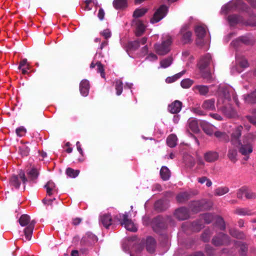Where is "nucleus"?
<instances>
[{
  "label": "nucleus",
  "mask_w": 256,
  "mask_h": 256,
  "mask_svg": "<svg viewBox=\"0 0 256 256\" xmlns=\"http://www.w3.org/2000/svg\"><path fill=\"white\" fill-rule=\"evenodd\" d=\"M18 221L20 226H27L24 230L25 238L26 240H30L36 222L34 220L30 221V216L26 214L22 215Z\"/></svg>",
  "instance_id": "1"
},
{
  "label": "nucleus",
  "mask_w": 256,
  "mask_h": 256,
  "mask_svg": "<svg viewBox=\"0 0 256 256\" xmlns=\"http://www.w3.org/2000/svg\"><path fill=\"white\" fill-rule=\"evenodd\" d=\"M152 226L156 232L162 236V238L166 240L170 238L168 234L162 232V230H166L168 228L164 217L158 216L152 220Z\"/></svg>",
  "instance_id": "2"
},
{
  "label": "nucleus",
  "mask_w": 256,
  "mask_h": 256,
  "mask_svg": "<svg viewBox=\"0 0 256 256\" xmlns=\"http://www.w3.org/2000/svg\"><path fill=\"white\" fill-rule=\"evenodd\" d=\"M172 43V38L169 36H166L162 38L161 44H154V48L156 52L158 55L164 56L167 54L170 51V46Z\"/></svg>",
  "instance_id": "3"
},
{
  "label": "nucleus",
  "mask_w": 256,
  "mask_h": 256,
  "mask_svg": "<svg viewBox=\"0 0 256 256\" xmlns=\"http://www.w3.org/2000/svg\"><path fill=\"white\" fill-rule=\"evenodd\" d=\"M115 218L118 220L121 226H124L126 230L134 232L137 230L136 226L129 218L128 214L127 212L124 214H120L117 215Z\"/></svg>",
  "instance_id": "4"
},
{
  "label": "nucleus",
  "mask_w": 256,
  "mask_h": 256,
  "mask_svg": "<svg viewBox=\"0 0 256 256\" xmlns=\"http://www.w3.org/2000/svg\"><path fill=\"white\" fill-rule=\"evenodd\" d=\"M190 207L192 212L197 213L201 210H209L212 207V204L205 200H202L192 202Z\"/></svg>",
  "instance_id": "5"
},
{
  "label": "nucleus",
  "mask_w": 256,
  "mask_h": 256,
  "mask_svg": "<svg viewBox=\"0 0 256 256\" xmlns=\"http://www.w3.org/2000/svg\"><path fill=\"white\" fill-rule=\"evenodd\" d=\"M19 178L21 179L23 184H25L26 182L28 181V179L26 177L24 172L20 170L18 175H14L10 178L9 183L10 186H14L16 188L18 189L20 185V182Z\"/></svg>",
  "instance_id": "6"
},
{
  "label": "nucleus",
  "mask_w": 256,
  "mask_h": 256,
  "mask_svg": "<svg viewBox=\"0 0 256 256\" xmlns=\"http://www.w3.org/2000/svg\"><path fill=\"white\" fill-rule=\"evenodd\" d=\"M167 10V7L166 6L162 5L160 6L154 13L152 18L150 20V22L152 24H155L160 22L166 16Z\"/></svg>",
  "instance_id": "7"
},
{
  "label": "nucleus",
  "mask_w": 256,
  "mask_h": 256,
  "mask_svg": "<svg viewBox=\"0 0 256 256\" xmlns=\"http://www.w3.org/2000/svg\"><path fill=\"white\" fill-rule=\"evenodd\" d=\"M174 216L178 220H184L190 218V211L186 207H180L174 210Z\"/></svg>",
  "instance_id": "8"
},
{
  "label": "nucleus",
  "mask_w": 256,
  "mask_h": 256,
  "mask_svg": "<svg viewBox=\"0 0 256 256\" xmlns=\"http://www.w3.org/2000/svg\"><path fill=\"white\" fill-rule=\"evenodd\" d=\"M240 146L239 152H240L246 156L244 160H246L248 158V155H249L252 152V144H248L247 142L242 140V142H240L237 143Z\"/></svg>",
  "instance_id": "9"
},
{
  "label": "nucleus",
  "mask_w": 256,
  "mask_h": 256,
  "mask_svg": "<svg viewBox=\"0 0 256 256\" xmlns=\"http://www.w3.org/2000/svg\"><path fill=\"white\" fill-rule=\"evenodd\" d=\"M203 227L200 220H196L192 222H186L182 224V228L184 230H186L187 228H190L194 232L200 231Z\"/></svg>",
  "instance_id": "10"
},
{
  "label": "nucleus",
  "mask_w": 256,
  "mask_h": 256,
  "mask_svg": "<svg viewBox=\"0 0 256 256\" xmlns=\"http://www.w3.org/2000/svg\"><path fill=\"white\" fill-rule=\"evenodd\" d=\"M212 62L211 55L208 53L202 56L198 64L199 69L201 72L205 70Z\"/></svg>",
  "instance_id": "11"
},
{
  "label": "nucleus",
  "mask_w": 256,
  "mask_h": 256,
  "mask_svg": "<svg viewBox=\"0 0 256 256\" xmlns=\"http://www.w3.org/2000/svg\"><path fill=\"white\" fill-rule=\"evenodd\" d=\"M180 33L182 36V41L184 44L190 43L192 42V32L188 30L187 26H183L181 28Z\"/></svg>",
  "instance_id": "12"
},
{
  "label": "nucleus",
  "mask_w": 256,
  "mask_h": 256,
  "mask_svg": "<svg viewBox=\"0 0 256 256\" xmlns=\"http://www.w3.org/2000/svg\"><path fill=\"white\" fill-rule=\"evenodd\" d=\"M194 31L198 38L196 40V44L202 46L203 44L202 39L206 34V28L202 26H196Z\"/></svg>",
  "instance_id": "13"
},
{
  "label": "nucleus",
  "mask_w": 256,
  "mask_h": 256,
  "mask_svg": "<svg viewBox=\"0 0 256 256\" xmlns=\"http://www.w3.org/2000/svg\"><path fill=\"white\" fill-rule=\"evenodd\" d=\"M244 128L242 126H236L231 134V142L234 144H236L240 142V138L242 136V132Z\"/></svg>",
  "instance_id": "14"
},
{
  "label": "nucleus",
  "mask_w": 256,
  "mask_h": 256,
  "mask_svg": "<svg viewBox=\"0 0 256 256\" xmlns=\"http://www.w3.org/2000/svg\"><path fill=\"white\" fill-rule=\"evenodd\" d=\"M100 220L104 227L106 229L112 226V228H114V225L112 222V217L110 214H104L100 216Z\"/></svg>",
  "instance_id": "15"
},
{
  "label": "nucleus",
  "mask_w": 256,
  "mask_h": 256,
  "mask_svg": "<svg viewBox=\"0 0 256 256\" xmlns=\"http://www.w3.org/2000/svg\"><path fill=\"white\" fill-rule=\"evenodd\" d=\"M200 127L204 132L208 136H212L214 133L215 127L205 120H201L200 122Z\"/></svg>",
  "instance_id": "16"
},
{
  "label": "nucleus",
  "mask_w": 256,
  "mask_h": 256,
  "mask_svg": "<svg viewBox=\"0 0 256 256\" xmlns=\"http://www.w3.org/2000/svg\"><path fill=\"white\" fill-rule=\"evenodd\" d=\"M220 110L227 118H234L237 116L236 112L230 105L222 106Z\"/></svg>",
  "instance_id": "17"
},
{
  "label": "nucleus",
  "mask_w": 256,
  "mask_h": 256,
  "mask_svg": "<svg viewBox=\"0 0 256 256\" xmlns=\"http://www.w3.org/2000/svg\"><path fill=\"white\" fill-rule=\"evenodd\" d=\"M182 102L178 100H176L168 105V110L172 114H178L179 112L182 107Z\"/></svg>",
  "instance_id": "18"
},
{
  "label": "nucleus",
  "mask_w": 256,
  "mask_h": 256,
  "mask_svg": "<svg viewBox=\"0 0 256 256\" xmlns=\"http://www.w3.org/2000/svg\"><path fill=\"white\" fill-rule=\"evenodd\" d=\"M154 207L158 212H162L168 208L169 204L166 200H159L154 203Z\"/></svg>",
  "instance_id": "19"
},
{
  "label": "nucleus",
  "mask_w": 256,
  "mask_h": 256,
  "mask_svg": "<svg viewBox=\"0 0 256 256\" xmlns=\"http://www.w3.org/2000/svg\"><path fill=\"white\" fill-rule=\"evenodd\" d=\"M90 82L86 80H83L80 84V94L84 96H86L89 93Z\"/></svg>",
  "instance_id": "20"
},
{
  "label": "nucleus",
  "mask_w": 256,
  "mask_h": 256,
  "mask_svg": "<svg viewBox=\"0 0 256 256\" xmlns=\"http://www.w3.org/2000/svg\"><path fill=\"white\" fill-rule=\"evenodd\" d=\"M219 157L218 152L215 151H208L204 154L205 160L208 162H212L216 160Z\"/></svg>",
  "instance_id": "21"
},
{
  "label": "nucleus",
  "mask_w": 256,
  "mask_h": 256,
  "mask_svg": "<svg viewBox=\"0 0 256 256\" xmlns=\"http://www.w3.org/2000/svg\"><path fill=\"white\" fill-rule=\"evenodd\" d=\"M215 100L214 98L205 100L202 104V108L208 110H212L215 109Z\"/></svg>",
  "instance_id": "22"
},
{
  "label": "nucleus",
  "mask_w": 256,
  "mask_h": 256,
  "mask_svg": "<svg viewBox=\"0 0 256 256\" xmlns=\"http://www.w3.org/2000/svg\"><path fill=\"white\" fill-rule=\"evenodd\" d=\"M234 213L240 216H252L254 214L251 210L248 208H236Z\"/></svg>",
  "instance_id": "23"
},
{
  "label": "nucleus",
  "mask_w": 256,
  "mask_h": 256,
  "mask_svg": "<svg viewBox=\"0 0 256 256\" xmlns=\"http://www.w3.org/2000/svg\"><path fill=\"white\" fill-rule=\"evenodd\" d=\"M238 4V3L237 2H229L222 7V12L224 14H226L231 10H236L237 8Z\"/></svg>",
  "instance_id": "24"
},
{
  "label": "nucleus",
  "mask_w": 256,
  "mask_h": 256,
  "mask_svg": "<svg viewBox=\"0 0 256 256\" xmlns=\"http://www.w3.org/2000/svg\"><path fill=\"white\" fill-rule=\"evenodd\" d=\"M218 95L220 97L230 101L231 98L230 92L226 87H220L218 88Z\"/></svg>",
  "instance_id": "25"
},
{
  "label": "nucleus",
  "mask_w": 256,
  "mask_h": 256,
  "mask_svg": "<svg viewBox=\"0 0 256 256\" xmlns=\"http://www.w3.org/2000/svg\"><path fill=\"white\" fill-rule=\"evenodd\" d=\"M230 234L234 238L237 239L242 240L246 238L245 234L241 232L235 228H231L229 230Z\"/></svg>",
  "instance_id": "26"
},
{
  "label": "nucleus",
  "mask_w": 256,
  "mask_h": 256,
  "mask_svg": "<svg viewBox=\"0 0 256 256\" xmlns=\"http://www.w3.org/2000/svg\"><path fill=\"white\" fill-rule=\"evenodd\" d=\"M160 175L163 180H168L170 176V172L166 166H162L160 170Z\"/></svg>",
  "instance_id": "27"
},
{
  "label": "nucleus",
  "mask_w": 256,
  "mask_h": 256,
  "mask_svg": "<svg viewBox=\"0 0 256 256\" xmlns=\"http://www.w3.org/2000/svg\"><path fill=\"white\" fill-rule=\"evenodd\" d=\"M228 20L230 26H233L242 21V18L238 15L232 14L228 17Z\"/></svg>",
  "instance_id": "28"
},
{
  "label": "nucleus",
  "mask_w": 256,
  "mask_h": 256,
  "mask_svg": "<svg viewBox=\"0 0 256 256\" xmlns=\"http://www.w3.org/2000/svg\"><path fill=\"white\" fill-rule=\"evenodd\" d=\"M214 135L220 142H226L229 141V136L224 132L216 131L214 132Z\"/></svg>",
  "instance_id": "29"
},
{
  "label": "nucleus",
  "mask_w": 256,
  "mask_h": 256,
  "mask_svg": "<svg viewBox=\"0 0 256 256\" xmlns=\"http://www.w3.org/2000/svg\"><path fill=\"white\" fill-rule=\"evenodd\" d=\"M190 198V194L187 192H180L176 196V200L179 203H184L189 200Z\"/></svg>",
  "instance_id": "30"
},
{
  "label": "nucleus",
  "mask_w": 256,
  "mask_h": 256,
  "mask_svg": "<svg viewBox=\"0 0 256 256\" xmlns=\"http://www.w3.org/2000/svg\"><path fill=\"white\" fill-rule=\"evenodd\" d=\"M177 137L174 134H171L166 139V144L170 148H174L176 145Z\"/></svg>",
  "instance_id": "31"
},
{
  "label": "nucleus",
  "mask_w": 256,
  "mask_h": 256,
  "mask_svg": "<svg viewBox=\"0 0 256 256\" xmlns=\"http://www.w3.org/2000/svg\"><path fill=\"white\" fill-rule=\"evenodd\" d=\"M186 72V70H184L182 72L178 73L172 76H168L166 79V82L168 84H170L176 82V80L180 78L183 74Z\"/></svg>",
  "instance_id": "32"
},
{
  "label": "nucleus",
  "mask_w": 256,
  "mask_h": 256,
  "mask_svg": "<svg viewBox=\"0 0 256 256\" xmlns=\"http://www.w3.org/2000/svg\"><path fill=\"white\" fill-rule=\"evenodd\" d=\"M112 4L116 9H122L127 6V0H114Z\"/></svg>",
  "instance_id": "33"
},
{
  "label": "nucleus",
  "mask_w": 256,
  "mask_h": 256,
  "mask_svg": "<svg viewBox=\"0 0 256 256\" xmlns=\"http://www.w3.org/2000/svg\"><path fill=\"white\" fill-rule=\"evenodd\" d=\"M194 89L198 91L200 94L206 96L209 92V86L204 85H198L194 87Z\"/></svg>",
  "instance_id": "34"
},
{
  "label": "nucleus",
  "mask_w": 256,
  "mask_h": 256,
  "mask_svg": "<svg viewBox=\"0 0 256 256\" xmlns=\"http://www.w3.org/2000/svg\"><path fill=\"white\" fill-rule=\"evenodd\" d=\"M140 46V42L138 40L129 42L126 45V48L128 50L135 51Z\"/></svg>",
  "instance_id": "35"
},
{
  "label": "nucleus",
  "mask_w": 256,
  "mask_h": 256,
  "mask_svg": "<svg viewBox=\"0 0 256 256\" xmlns=\"http://www.w3.org/2000/svg\"><path fill=\"white\" fill-rule=\"evenodd\" d=\"M237 154L236 149L234 148H231L229 149L228 153V156L232 162L235 163L237 161Z\"/></svg>",
  "instance_id": "36"
},
{
  "label": "nucleus",
  "mask_w": 256,
  "mask_h": 256,
  "mask_svg": "<svg viewBox=\"0 0 256 256\" xmlns=\"http://www.w3.org/2000/svg\"><path fill=\"white\" fill-rule=\"evenodd\" d=\"M256 140V133H248L244 136L242 140L247 142L248 144H252V142Z\"/></svg>",
  "instance_id": "37"
},
{
  "label": "nucleus",
  "mask_w": 256,
  "mask_h": 256,
  "mask_svg": "<svg viewBox=\"0 0 256 256\" xmlns=\"http://www.w3.org/2000/svg\"><path fill=\"white\" fill-rule=\"evenodd\" d=\"M245 101L248 104L256 103V90L244 97Z\"/></svg>",
  "instance_id": "38"
},
{
  "label": "nucleus",
  "mask_w": 256,
  "mask_h": 256,
  "mask_svg": "<svg viewBox=\"0 0 256 256\" xmlns=\"http://www.w3.org/2000/svg\"><path fill=\"white\" fill-rule=\"evenodd\" d=\"M66 172L68 176L71 178H75L78 176L80 171L78 170H74L71 168H68L66 169Z\"/></svg>",
  "instance_id": "39"
},
{
  "label": "nucleus",
  "mask_w": 256,
  "mask_h": 256,
  "mask_svg": "<svg viewBox=\"0 0 256 256\" xmlns=\"http://www.w3.org/2000/svg\"><path fill=\"white\" fill-rule=\"evenodd\" d=\"M228 192L229 188L226 186L219 187L214 190V194L217 196H222Z\"/></svg>",
  "instance_id": "40"
},
{
  "label": "nucleus",
  "mask_w": 256,
  "mask_h": 256,
  "mask_svg": "<svg viewBox=\"0 0 256 256\" xmlns=\"http://www.w3.org/2000/svg\"><path fill=\"white\" fill-rule=\"evenodd\" d=\"M115 89L118 96L122 94L123 90V83L120 80H117L115 81Z\"/></svg>",
  "instance_id": "41"
},
{
  "label": "nucleus",
  "mask_w": 256,
  "mask_h": 256,
  "mask_svg": "<svg viewBox=\"0 0 256 256\" xmlns=\"http://www.w3.org/2000/svg\"><path fill=\"white\" fill-rule=\"evenodd\" d=\"M146 249L150 253H153L156 248V241H146Z\"/></svg>",
  "instance_id": "42"
},
{
  "label": "nucleus",
  "mask_w": 256,
  "mask_h": 256,
  "mask_svg": "<svg viewBox=\"0 0 256 256\" xmlns=\"http://www.w3.org/2000/svg\"><path fill=\"white\" fill-rule=\"evenodd\" d=\"M39 174L38 170L36 168H32L30 172H28V178L32 180H34L37 179Z\"/></svg>",
  "instance_id": "43"
},
{
  "label": "nucleus",
  "mask_w": 256,
  "mask_h": 256,
  "mask_svg": "<svg viewBox=\"0 0 256 256\" xmlns=\"http://www.w3.org/2000/svg\"><path fill=\"white\" fill-rule=\"evenodd\" d=\"M172 60H173L172 57H168L162 60L160 62V65L162 68H166L171 65L172 62Z\"/></svg>",
  "instance_id": "44"
},
{
  "label": "nucleus",
  "mask_w": 256,
  "mask_h": 256,
  "mask_svg": "<svg viewBox=\"0 0 256 256\" xmlns=\"http://www.w3.org/2000/svg\"><path fill=\"white\" fill-rule=\"evenodd\" d=\"M147 12V8H137L134 11L133 14V16L135 18H140L143 16Z\"/></svg>",
  "instance_id": "45"
},
{
  "label": "nucleus",
  "mask_w": 256,
  "mask_h": 256,
  "mask_svg": "<svg viewBox=\"0 0 256 256\" xmlns=\"http://www.w3.org/2000/svg\"><path fill=\"white\" fill-rule=\"evenodd\" d=\"M30 148L28 146L24 144H22V146L19 147L18 153L22 156H28L29 154Z\"/></svg>",
  "instance_id": "46"
},
{
  "label": "nucleus",
  "mask_w": 256,
  "mask_h": 256,
  "mask_svg": "<svg viewBox=\"0 0 256 256\" xmlns=\"http://www.w3.org/2000/svg\"><path fill=\"white\" fill-rule=\"evenodd\" d=\"M145 27L142 22H138L136 28V35L138 36H140L144 32Z\"/></svg>",
  "instance_id": "47"
},
{
  "label": "nucleus",
  "mask_w": 256,
  "mask_h": 256,
  "mask_svg": "<svg viewBox=\"0 0 256 256\" xmlns=\"http://www.w3.org/2000/svg\"><path fill=\"white\" fill-rule=\"evenodd\" d=\"M188 124L190 128L193 132H196L199 131L198 124L196 120H190Z\"/></svg>",
  "instance_id": "48"
},
{
  "label": "nucleus",
  "mask_w": 256,
  "mask_h": 256,
  "mask_svg": "<svg viewBox=\"0 0 256 256\" xmlns=\"http://www.w3.org/2000/svg\"><path fill=\"white\" fill-rule=\"evenodd\" d=\"M194 81L190 78H186L182 80L180 85L184 88H190L193 84Z\"/></svg>",
  "instance_id": "49"
},
{
  "label": "nucleus",
  "mask_w": 256,
  "mask_h": 256,
  "mask_svg": "<svg viewBox=\"0 0 256 256\" xmlns=\"http://www.w3.org/2000/svg\"><path fill=\"white\" fill-rule=\"evenodd\" d=\"M246 117L251 124L256 126V109L252 110V116H246Z\"/></svg>",
  "instance_id": "50"
},
{
  "label": "nucleus",
  "mask_w": 256,
  "mask_h": 256,
  "mask_svg": "<svg viewBox=\"0 0 256 256\" xmlns=\"http://www.w3.org/2000/svg\"><path fill=\"white\" fill-rule=\"evenodd\" d=\"M97 72L100 74L102 78H105V72L104 65L99 61L96 62Z\"/></svg>",
  "instance_id": "51"
},
{
  "label": "nucleus",
  "mask_w": 256,
  "mask_h": 256,
  "mask_svg": "<svg viewBox=\"0 0 256 256\" xmlns=\"http://www.w3.org/2000/svg\"><path fill=\"white\" fill-rule=\"evenodd\" d=\"M82 240H98V238L95 234L88 232L82 238Z\"/></svg>",
  "instance_id": "52"
},
{
  "label": "nucleus",
  "mask_w": 256,
  "mask_h": 256,
  "mask_svg": "<svg viewBox=\"0 0 256 256\" xmlns=\"http://www.w3.org/2000/svg\"><path fill=\"white\" fill-rule=\"evenodd\" d=\"M203 218L206 223L208 224L214 220V216L210 213H206L203 215Z\"/></svg>",
  "instance_id": "53"
},
{
  "label": "nucleus",
  "mask_w": 256,
  "mask_h": 256,
  "mask_svg": "<svg viewBox=\"0 0 256 256\" xmlns=\"http://www.w3.org/2000/svg\"><path fill=\"white\" fill-rule=\"evenodd\" d=\"M239 40L245 44H252V40L248 36H242L238 38Z\"/></svg>",
  "instance_id": "54"
},
{
  "label": "nucleus",
  "mask_w": 256,
  "mask_h": 256,
  "mask_svg": "<svg viewBox=\"0 0 256 256\" xmlns=\"http://www.w3.org/2000/svg\"><path fill=\"white\" fill-rule=\"evenodd\" d=\"M228 236L223 232H220L217 236H215L212 240H228Z\"/></svg>",
  "instance_id": "55"
},
{
  "label": "nucleus",
  "mask_w": 256,
  "mask_h": 256,
  "mask_svg": "<svg viewBox=\"0 0 256 256\" xmlns=\"http://www.w3.org/2000/svg\"><path fill=\"white\" fill-rule=\"evenodd\" d=\"M212 232L210 229L206 230L202 234V240H208L210 238Z\"/></svg>",
  "instance_id": "56"
},
{
  "label": "nucleus",
  "mask_w": 256,
  "mask_h": 256,
  "mask_svg": "<svg viewBox=\"0 0 256 256\" xmlns=\"http://www.w3.org/2000/svg\"><path fill=\"white\" fill-rule=\"evenodd\" d=\"M16 132L18 136L22 137L26 134V130L24 126H20L16 129Z\"/></svg>",
  "instance_id": "57"
},
{
  "label": "nucleus",
  "mask_w": 256,
  "mask_h": 256,
  "mask_svg": "<svg viewBox=\"0 0 256 256\" xmlns=\"http://www.w3.org/2000/svg\"><path fill=\"white\" fill-rule=\"evenodd\" d=\"M100 35L103 36L105 39L107 40L111 37L112 34L111 32L109 29L104 30L102 32L100 33Z\"/></svg>",
  "instance_id": "58"
},
{
  "label": "nucleus",
  "mask_w": 256,
  "mask_h": 256,
  "mask_svg": "<svg viewBox=\"0 0 256 256\" xmlns=\"http://www.w3.org/2000/svg\"><path fill=\"white\" fill-rule=\"evenodd\" d=\"M246 192V189L244 188H242L238 190L236 193V196L239 199H242L243 198V195H245V192Z\"/></svg>",
  "instance_id": "59"
},
{
  "label": "nucleus",
  "mask_w": 256,
  "mask_h": 256,
  "mask_svg": "<svg viewBox=\"0 0 256 256\" xmlns=\"http://www.w3.org/2000/svg\"><path fill=\"white\" fill-rule=\"evenodd\" d=\"M164 218L165 219L166 222L167 226L168 225V224H170V225H171L172 226H174L175 221L171 216H166V217H164Z\"/></svg>",
  "instance_id": "60"
},
{
  "label": "nucleus",
  "mask_w": 256,
  "mask_h": 256,
  "mask_svg": "<svg viewBox=\"0 0 256 256\" xmlns=\"http://www.w3.org/2000/svg\"><path fill=\"white\" fill-rule=\"evenodd\" d=\"M94 4V1L92 0H86L84 2L85 6L84 8L85 10H92V6H90V4L92 3Z\"/></svg>",
  "instance_id": "61"
},
{
  "label": "nucleus",
  "mask_w": 256,
  "mask_h": 256,
  "mask_svg": "<svg viewBox=\"0 0 256 256\" xmlns=\"http://www.w3.org/2000/svg\"><path fill=\"white\" fill-rule=\"evenodd\" d=\"M143 248L144 246L141 242L134 246L132 248V250L135 251L136 252H140Z\"/></svg>",
  "instance_id": "62"
},
{
  "label": "nucleus",
  "mask_w": 256,
  "mask_h": 256,
  "mask_svg": "<svg viewBox=\"0 0 256 256\" xmlns=\"http://www.w3.org/2000/svg\"><path fill=\"white\" fill-rule=\"evenodd\" d=\"M240 66L242 68H246L248 66L249 64L248 62V60L244 58H242L239 62H238Z\"/></svg>",
  "instance_id": "63"
},
{
  "label": "nucleus",
  "mask_w": 256,
  "mask_h": 256,
  "mask_svg": "<svg viewBox=\"0 0 256 256\" xmlns=\"http://www.w3.org/2000/svg\"><path fill=\"white\" fill-rule=\"evenodd\" d=\"M192 111L196 114L200 116H204L205 113L201 110L200 108H193Z\"/></svg>",
  "instance_id": "64"
}]
</instances>
